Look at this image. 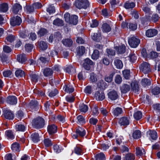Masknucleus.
<instances>
[{
	"label": "nucleus",
	"mask_w": 160,
	"mask_h": 160,
	"mask_svg": "<svg viewBox=\"0 0 160 160\" xmlns=\"http://www.w3.org/2000/svg\"><path fill=\"white\" fill-rule=\"evenodd\" d=\"M43 136L42 132H34L32 133L31 136V138L34 143H37L40 140V138Z\"/></svg>",
	"instance_id": "obj_5"
},
{
	"label": "nucleus",
	"mask_w": 160,
	"mask_h": 160,
	"mask_svg": "<svg viewBox=\"0 0 160 160\" xmlns=\"http://www.w3.org/2000/svg\"><path fill=\"white\" fill-rule=\"evenodd\" d=\"M102 31L104 32H108L111 30V27L110 25L106 23H103L101 27Z\"/></svg>",
	"instance_id": "obj_20"
},
{
	"label": "nucleus",
	"mask_w": 160,
	"mask_h": 160,
	"mask_svg": "<svg viewBox=\"0 0 160 160\" xmlns=\"http://www.w3.org/2000/svg\"><path fill=\"white\" fill-rule=\"evenodd\" d=\"M12 150L15 152H19L20 151L19 144L17 142H15L11 145Z\"/></svg>",
	"instance_id": "obj_29"
},
{
	"label": "nucleus",
	"mask_w": 160,
	"mask_h": 160,
	"mask_svg": "<svg viewBox=\"0 0 160 160\" xmlns=\"http://www.w3.org/2000/svg\"><path fill=\"white\" fill-rule=\"evenodd\" d=\"M140 71L145 74L148 73L151 71L150 64L146 62H144L139 66Z\"/></svg>",
	"instance_id": "obj_3"
},
{
	"label": "nucleus",
	"mask_w": 160,
	"mask_h": 160,
	"mask_svg": "<svg viewBox=\"0 0 160 160\" xmlns=\"http://www.w3.org/2000/svg\"><path fill=\"white\" fill-rule=\"evenodd\" d=\"M151 84V82L150 79L145 78L142 79L141 82V84L144 87H148Z\"/></svg>",
	"instance_id": "obj_21"
},
{
	"label": "nucleus",
	"mask_w": 160,
	"mask_h": 160,
	"mask_svg": "<svg viewBox=\"0 0 160 160\" xmlns=\"http://www.w3.org/2000/svg\"><path fill=\"white\" fill-rule=\"evenodd\" d=\"M96 160H106L104 154L102 152L97 154L95 156Z\"/></svg>",
	"instance_id": "obj_35"
},
{
	"label": "nucleus",
	"mask_w": 160,
	"mask_h": 160,
	"mask_svg": "<svg viewBox=\"0 0 160 160\" xmlns=\"http://www.w3.org/2000/svg\"><path fill=\"white\" fill-rule=\"evenodd\" d=\"M95 95L97 100L98 101H102L105 98L104 92L102 91L96 92Z\"/></svg>",
	"instance_id": "obj_13"
},
{
	"label": "nucleus",
	"mask_w": 160,
	"mask_h": 160,
	"mask_svg": "<svg viewBox=\"0 0 160 160\" xmlns=\"http://www.w3.org/2000/svg\"><path fill=\"white\" fill-rule=\"evenodd\" d=\"M5 135L8 139H13L14 138V135L12 131H6Z\"/></svg>",
	"instance_id": "obj_40"
},
{
	"label": "nucleus",
	"mask_w": 160,
	"mask_h": 160,
	"mask_svg": "<svg viewBox=\"0 0 160 160\" xmlns=\"http://www.w3.org/2000/svg\"><path fill=\"white\" fill-rule=\"evenodd\" d=\"M158 31L155 29H150L146 30V36L148 38L153 37L158 34Z\"/></svg>",
	"instance_id": "obj_7"
},
{
	"label": "nucleus",
	"mask_w": 160,
	"mask_h": 160,
	"mask_svg": "<svg viewBox=\"0 0 160 160\" xmlns=\"http://www.w3.org/2000/svg\"><path fill=\"white\" fill-rule=\"evenodd\" d=\"M65 91L67 92L71 93L74 91V89L72 86L66 85Z\"/></svg>",
	"instance_id": "obj_57"
},
{
	"label": "nucleus",
	"mask_w": 160,
	"mask_h": 160,
	"mask_svg": "<svg viewBox=\"0 0 160 160\" xmlns=\"http://www.w3.org/2000/svg\"><path fill=\"white\" fill-rule=\"evenodd\" d=\"M70 20L72 21V22H68L69 23L73 25H76L78 22V17L77 16L75 15H72L71 16Z\"/></svg>",
	"instance_id": "obj_42"
},
{
	"label": "nucleus",
	"mask_w": 160,
	"mask_h": 160,
	"mask_svg": "<svg viewBox=\"0 0 160 160\" xmlns=\"http://www.w3.org/2000/svg\"><path fill=\"white\" fill-rule=\"evenodd\" d=\"M129 60L132 62H134L137 59V57L134 53H131L129 56Z\"/></svg>",
	"instance_id": "obj_55"
},
{
	"label": "nucleus",
	"mask_w": 160,
	"mask_h": 160,
	"mask_svg": "<svg viewBox=\"0 0 160 160\" xmlns=\"http://www.w3.org/2000/svg\"><path fill=\"white\" fill-rule=\"evenodd\" d=\"M53 24V25L58 26H62L64 25L63 20L59 18H57L54 20Z\"/></svg>",
	"instance_id": "obj_31"
},
{
	"label": "nucleus",
	"mask_w": 160,
	"mask_h": 160,
	"mask_svg": "<svg viewBox=\"0 0 160 160\" xmlns=\"http://www.w3.org/2000/svg\"><path fill=\"white\" fill-rule=\"evenodd\" d=\"M44 120L41 117H38L32 121V127L36 129L41 128L44 127Z\"/></svg>",
	"instance_id": "obj_1"
},
{
	"label": "nucleus",
	"mask_w": 160,
	"mask_h": 160,
	"mask_svg": "<svg viewBox=\"0 0 160 160\" xmlns=\"http://www.w3.org/2000/svg\"><path fill=\"white\" fill-rule=\"evenodd\" d=\"M17 60L20 62L24 63L27 60L26 55L22 53L17 56Z\"/></svg>",
	"instance_id": "obj_17"
},
{
	"label": "nucleus",
	"mask_w": 160,
	"mask_h": 160,
	"mask_svg": "<svg viewBox=\"0 0 160 160\" xmlns=\"http://www.w3.org/2000/svg\"><path fill=\"white\" fill-rule=\"evenodd\" d=\"M38 105V102L35 100H32L29 103L28 108L30 110H33L34 109H37Z\"/></svg>",
	"instance_id": "obj_16"
},
{
	"label": "nucleus",
	"mask_w": 160,
	"mask_h": 160,
	"mask_svg": "<svg viewBox=\"0 0 160 160\" xmlns=\"http://www.w3.org/2000/svg\"><path fill=\"white\" fill-rule=\"evenodd\" d=\"M15 74L16 77L19 78L22 77L23 76H24L25 75V73L21 69H18L16 71Z\"/></svg>",
	"instance_id": "obj_37"
},
{
	"label": "nucleus",
	"mask_w": 160,
	"mask_h": 160,
	"mask_svg": "<svg viewBox=\"0 0 160 160\" xmlns=\"http://www.w3.org/2000/svg\"><path fill=\"white\" fill-rule=\"evenodd\" d=\"M62 42V43L66 47H70L73 44V41L70 38L63 39Z\"/></svg>",
	"instance_id": "obj_14"
},
{
	"label": "nucleus",
	"mask_w": 160,
	"mask_h": 160,
	"mask_svg": "<svg viewBox=\"0 0 160 160\" xmlns=\"http://www.w3.org/2000/svg\"><path fill=\"white\" fill-rule=\"evenodd\" d=\"M3 115L5 118L9 120L12 119L14 117V114L9 110H4Z\"/></svg>",
	"instance_id": "obj_11"
},
{
	"label": "nucleus",
	"mask_w": 160,
	"mask_h": 160,
	"mask_svg": "<svg viewBox=\"0 0 160 160\" xmlns=\"http://www.w3.org/2000/svg\"><path fill=\"white\" fill-rule=\"evenodd\" d=\"M140 40L133 36L128 39V42L129 45L132 48H136L137 47L140 42Z\"/></svg>",
	"instance_id": "obj_4"
},
{
	"label": "nucleus",
	"mask_w": 160,
	"mask_h": 160,
	"mask_svg": "<svg viewBox=\"0 0 160 160\" xmlns=\"http://www.w3.org/2000/svg\"><path fill=\"white\" fill-rule=\"evenodd\" d=\"M114 64L116 68L119 69L122 68L123 66V64L122 61L116 58L114 60Z\"/></svg>",
	"instance_id": "obj_22"
},
{
	"label": "nucleus",
	"mask_w": 160,
	"mask_h": 160,
	"mask_svg": "<svg viewBox=\"0 0 160 160\" xmlns=\"http://www.w3.org/2000/svg\"><path fill=\"white\" fill-rule=\"evenodd\" d=\"M22 22V20L21 18L18 16L16 17H13L10 20V24L12 26L19 25Z\"/></svg>",
	"instance_id": "obj_8"
},
{
	"label": "nucleus",
	"mask_w": 160,
	"mask_h": 160,
	"mask_svg": "<svg viewBox=\"0 0 160 160\" xmlns=\"http://www.w3.org/2000/svg\"><path fill=\"white\" fill-rule=\"evenodd\" d=\"M44 143L46 147H49L52 145L51 140L49 138H46L44 140Z\"/></svg>",
	"instance_id": "obj_56"
},
{
	"label": "nucleus",
	"mask_w": 160,
	"mask_h": 160,
	"mask_svg": "<svg viewBox=\"0 0 160 160\" xmlns=\"http://www.w3.org/2000/svg\"><path fill=\"white\" fill-rule=\"evenodd\" d=\"M78 123L80 124H83L85 123V121L84 118L82 115H79L77 117Z\"/></svg>",
	"instance_id": "obj_58"
},
{
	"label": "nucleus",
	"mask_w": 160,
	"mask_h": 160,
	"mask_svg": "<svg viewBox=\"0 0 160 160\" xmlns=\"http://www.w3.org/2000/svg\"><path fill=\"white\" fill-rule=\"evenodd\" d=\"M15 38V36L12 34H9L8 35L6 38L7 40L11 42H13Z\"/></svg>",
	"instance_id": "obj_63"
},
{
	"label": "nucleus",
	"mask_w": 160,
	"mask_h": 160,
	"mask_svg": "<svg viewBox=\"0 0 160 160\" xmlns=\"http://www.w3.org/2000/svg\"><path fill=\"white\" fill-rule=\"evenodd\" d=\"M25 9L28 13H30L33 12L34 9L32 5H26L25 7Z\"/></svg>",
	"instance_id": "obj_61"
},
{
	"label": "nucleus",
	"mask_w": 160,
	"mask_h": 160,
	"mask_svg": "<svg viewBox=\"0 0 160 160\" xmlns=\"http://www.w3.org/2000/svg\"><path fill=\"white\" fill-rule=\"evenodd\" d=\"M75 5L79 9H86L89 6V3L87 0H77L75 1Z\"/></svg>",
	"instance_id": "obj_2"
},
{
	"label": "nucleus",
	"mask_w": 160,
	"mask_h": 160,
	"mask_svg": "<svg viewBox=\"0 0 160 160\" xmlns=\"http://www.w3.org/2000/svg\"><path fill=\"white\" fill-rule=\"evenodd\" d=\"M6 101L10 105H14L17 104V99L15 96H9L7 97L6 99Z\"/></svg>",
	"instance_id": "obj_10"
},
{
	"label": "nucleus",
	"mask_w": 160,
	"mask_h": 160,
	"mask_svg": "<svg viewBox=\"0 0 160 160\" xmlns=\"http://www.w3.org/2000/svg\"><path fill=\"white\" fill-rule=\"evenodd\" d=\"M120 89L122 92L125 93L130 90V87L129 85L124 84L120 87Z\"/></svg>",
	"instance_id": "obj_25"
},
{
	"label": "nucleus",
	"mask_w": 160,
	"mask_h": 160,
	"mask_svg": "<svg viewBox=\"0 0 160 160\" xmlns=\"http://www.w3.org/2000/svg\"><path fill=\"white\" fill-rule=\"evenodd\" d=\"M115 48L118 54H121L123 53L126 51V47L123 44L119 46H116Z\"/></svg>",
	"instance_id": "obj_18"
},
{
	"label": "nucleus",
	"mask_w": 160,
	"mask_h": 160,
	"mask_svg": "<svg viewBox=\"0 0 160 160\" xmlns=\"http://www.w3.org/2000/svg\"><path fill=\"white\" fill-rule=\"evenodd\" d=\"M151 92L154 95H158L160 93V88L158 86L154 87L152 89Z\"/></svg>",
	"instance_id": "obj_45"
},
{
	"label": "nucleus",
	"mask_w": 160,
	"mask_h": 160,
	"mask_svg": "<svg viewBox=\"0 0 160 160\" xmlns=\"http://www.w3.org/2000/svg\"><path fill=\"white\" fill-rule=\"evenodd\" d=\"M159 18L160 17L157 14L154 13L153 14L151 17V21L152 22H156L158 20Z\"/></svg>",
	"instance_id": "obj_59"
},
{
	"label": "nucleus",
	"mask_w": 160,
	"mask_h": 160,
	"mask_svg": "<svg viewBox=\"0 0 160 160\" xmlns=\"http://www.w3.org/2000/svg\"><path fill=\"white\" fill-rule=\"evenodd\" d=\"M158 53L154 51H152L148 54V58L149 59H153L158 57Z\"/></svg>",
	"instance_id": "obj_34"
},
{
	"label": "nucleus",
	"mask_w": 160,
	"mask_h": 160,
	"mask_svg": "<svg viewBox=\"0 0 160 160\" xmlns=\"http://www.w3.org/2000/svg\"><path fill=\"white\" fill-rule=\"evenodd\" d=\"M88 110V106L87 105L82 103L80 105L79 110L80 112H86Z\"/></svg>",
	"instance_id": "obj_43"
},
{
	"label": "nucleus",
	"mask_w": 160,
	"mask_h": 160,
	"mask_svg": "<svg viewBox=\"0 0 160 160\" xmlns=\"http://www.w3.org/2000/svg\"><path fill=\"white\" fill-rule=\"evenodd\" d=\"M37 47L41 50L44 51L48 47L47 43L43 41H38L37 42Z\"/></svg>",
	"instance_id": "obj_12"
},
{
	"label": "nucleus",
	"mask_w": 160,
	"mask_h": 160,
	"mask_svg": "<svg viewBox=\"0 0 160 160\" xmlns=\"http://www.w3.org/2000/svg\"><path fill=\"white\" fill-rule=\"evenodd\" d=\"M65 70L66 72L69 73H71L72 72H75V68L72 65H69L67 67L65 68Z\"/></svg>",
	"instance_id": "obj_46"
},
{
	"label": "nucleus",
	"mask_w": 160,
	"mask_h": 160,
	"mask_svg": "<svg viewBox=\"0 0 160 160\" xmlns=\"http://www.w3.org/2000/svg\"><path fill=\"white\" fill-rule=\"evenodd\" d=\"M47 11L50 14L54 13L55 12V7L52 5H49L47 9Z\"/></svg>",
	"instance_id": "obj_51"
},
{
	"label": "nucleus",
	"mask_w": 160,
	"mask_h": 160,
	"mask_svg": "<svg viewBox=\"0 0 160 160\" xmlns=\"http://www.w3.org/2000/svg\"><path fill=\"white\" fill-rule=\"evenodd\" d=\"M93 62L88 58H87L84 60V62L83 64V67L85 69L89 70L91 68V66L92 65Z\"/></svg>",
	"instance_id": "obj_9"
},
{
	"label": "nucleus",
	"mask_w": 160,
	"mask_h": 160,
	"mask_svg": "<svg viewBox=\"0 0 160 160\" xmlns=\"http://www.w3.org/2000/svg\"><path fill=\"white\" fill-rule=\"evenodd\" d=\"M133 116L136 120H139L141 119L142 117V113L141 112L138 111L134 113Z\"/></svg>",
	"instance_id": "obj_44"
},
{
	"label": "nucleus",
	"mask_w": 160,
	"mask_h": 160,
	"mask_svg": "<svg viewBox=\"0 0 160 160\" xmlns=\"http://www.w3.org/2000/svg\"><path fill=\"white\" fill-rule=\"evenodd\" d=\"M22 9L21 6L18 3H16L12 6V11L15 14H17Z\"/></svg>",
	"instance_id": "obj_19"
},
{
	"label": "nucleus",
	"mask_w": 160,
	"mask_h": 160,
	"mask_svg": "<svg viewBox=\"0 0 160 160\" xmlns=\"http://www.w3.org/2000/svg\"><path fill=\"white\" fill-rule=\"evenodd\" d=\"M99 56V52L97 50H95L92 56V58L94 60L97 59Z\"/></svg>",
	"instance_id": "obj_48"
},
{
	"label": "nucleus",
	"mask_w": 160,
	"mask_h": 160,
	"mask_svg": "<svg viewBox=\"0 0 160 160\" xmlns=\"http://www.w3.org/2000/svg\"><path fill=\"white\" fill-rule=\"evenodd\" d=\"M136 154L137 156H141L145 154V151L144 149L139 147L136 148Z\"/></svg>",
	"instance_id": "obj_26"
},
{
	"label": "nucleus",
	"mask_w": 160,
	"mask_h": 160,
	"mask_svg": "<svg viewBox=\"0 0 160 160\" xmlns=\"http://www.w3.org/2000/svg\"><path fill=\"white\" fill-rule=\"evenodd\" d=\"M8 9V5L6 3H3L0 5V11L2 12H6Z\"/></svg>",
	"instance_id": "obj_36"
},
{
	"label": "nucleus",
	"mask_w": 160,
	"mask_h": 160,
	"mask_svg": "<svg viewBox=\"0 0 160 160\" xmlns=\"http://www.w3.org/2000/svg\"><path fill=\"white\" fill-rule=\"evenodd\" d=\"M125 159V160H134L135 159V156L132 153H128L126 154Z\"/></svg>",
	"instance_id": "obj_54"
},
{
	"label": "nucleus",
	"mask_w": 160,
	"mask_h": 160,
	"mask_svg": "<svg viewBox=\"0 0 160 160\" xmlns=\"http://www.w3.org/2000/svg\"><path fill=\"white\" fill-rule=\"evenodd\" d=\"M129 120L128 117H123L120 119L119 123L121 125L126 126L129 124Z\"/></svg>",
	"instance_id": "obj_15"
},
{
	"label": "nucleus",
	"mask_w": 160,
	"mask_h": 160,
	"mask_svg": "<svg viewBox=\"0 0 160 160\" xmlns=\"http://www.w3.org/2000/svg\"><path fill=\"white\" fill-rule=\"evenodd\" d=\"M29 33L27 31L21 32L19 33L20 37L23 38H26L29 36Z\"/></svg>",
	"instance_id": "obj_49"
},
{
	"label": "nucleus",
	"mask_w": 160,
	"mask_h": 160,
	"mask_svg": "<svg viewBox=\"0 0 160 160\" xmlns=\"http://www.w3.org/2000/svg\"><path fill=\"white\" fill-rule=\"evenodd\" d=\"M147 134L154 140H156L158 137L157 133L156 131H148L147 132Z\"/></svg>",
	"instance_id": "obj_24"
},
{
	"label": "nucleus",
	"mask_w": 160,
	"mask_h": 160,
	"mask_svg": "<svg viewBox=\"0 0 160 160\" xmlns=\"http://www.w3.org/2000/svg\"><path fill=\"white\" fill-rule=\"evenodd\" d=\"M0 58L3 62H6L8 60V57L4 53L0 54Z\"/></svg>",
	"instance_id": "obj_62"
},
{
	"label": "nucleus",
	"mask_w": 160,
	"mask_h": 160,
	"mask_svg": "<svg viewBox=\"0 0 160 160\" xmlns=\"http://www.w3.org/2000/svg\"><path fill=\"white\" fill-rule=\"evenodd\" d=\"M122 112V110L121 108L117 107L113 109L112 114L116 116H118Z\"/></svg>",
	"instance_id": "obj_27"
},
{
	"label": "nucleus",
	"mask_w": 160,
	"mask_h": 160,
	"mask_svg": "<svg viewBox=\"0 0 160 160\" xmlns=\"http://www.w3.org/2000/svg\"><path fill=\"white\" fill-rule=\"evenodd\" d=\"M130 70H125L122 71V73L124 77L126 79H128L130 77Z\"/></svg>",
	"instance_id": "obj_50"
},
{
	"label": "nucleus",
	"mask_w": 160,
	"mask_h": 160,
	"mask_svg": "<svg viewBox=\"0 0 160 160\" xmlns=\"http://www.w3.org/2000/svg\"><path fill=\"white\" fill-rule=\"evenodd\" d=\"M132 135L134 139H138L141 137V132L140 131H134Z\"/></svg>",
	"instance_id": "obj_39"
},
{
	"label": "nucleus",
	"mask_w": 160,
	"mask_h": 160,
	"mask_svg": "<svg viewBox=\"0 0 160 160\" xmlns=\"http://www.w3.org/2000/svg\"><path fill=\"white\" fill-rule=\"evenodd\" d=\"M152 107L154 109L158 112H160V104L157 103L153 105Z\"/></svg>",
	"instance_id": "obj_64"
},
{
	"label": "nucleus",
	"mask_w": 160,
	"mask_h": 160,
	"mask_svg": "<svg viewBox=\"0 0 160 160\" xmlns=\"http://www.w3.org/2000/svg\"><path fill=\"white\" fill-rule=\"evenodd\" d=\"M122 81V78L119 74L117 75L115 78V82L118 84H120Z\"/></svg>",
	"instance_id": "obj_53"
},
{
	"label": "nucleus",
	"mask_w": 160,
	"mask_h": 160,
	"mask_svg": "<svg viewBox=\"0 0 160 160\" xmlns=\"http://www.w3.org/2000/svg\"><path fill=\"white\" fill-rule=\"evenodd\" d=\"M71 16L68 13H67L64 15V18L65 21L67 22H72V21L70 20Z\"/></svg>",
	"instance_id": "obj_60"
},
{
	"label": "nucleus",
	"mask_w": 160,
	"mask_h": 160,
	"mask_svg": "<svg viewBox=\"0 0 160 160\" xmlns=\"http://www.w3.org/2000/svg\"><path fill=\"white\" fill-rule=\"evenodd\" d=\"M108 98L112 100H115L119 97V94L117 92L113 90L109 92L108 93Z\"/></svg>",
	"instance_id": "obj_6"
},
{
	"label": "nucleus",
	"mask_w": 160,
	"mask_h": 160,
	"mask_svg": "<svg viewBox=\"0 0 160 160\" xmlns=\"http://www.w3.org/2000/svg\"><path fill=\"white\" fill-rule=\"evenodd\" d=\"M48 32L47 30L44 28H41L37 32L38 35L41 37L46 35Z\"/></svg>",
	"instance_id": "obj_33"
},
{
	"label": "nucleus",
	"mask_w": 160,
	"mask_h": 160,
	"mask_svg": "<svg viewBox=\"0 0 160 160\" xmlns=\"http://www.w3.org/2000/svg\"><path fill=\"white\" fill-rule=\"evenodd\" d=\"M132 90L135 92H138L139 90V87L138 83L137 82H134L131 84Z\"/></svg>",
	"instance_id": "obj_28"
},
{
	"label": "nucleus",
	"mask_w": 160,
	"mask_h": 160,
	"mask_svg": "<svg viewBox=\"0 0 160 160\" xmlns=\"http://www.w3.org/2000/svg\"><path fill=\"white\" fill-rule=\"evenodd\" d=\"M90 81L92 82H95L97 81L96 74L93 72L91 73L90 74Z\"/></svg>",
	"instance_id": "obj_52"
},
{
	"label": "nucleus",
	"mask_w": 160,
	"mask_h": 160,
	"mask_svg": "<svg viewBox=\"0 0 160 160\" xmlns=\"http://www.w3.org/2000/svg\"><path fill=\"white\" fill-rule=\"evenodd\" d=\"M115 74V72H112L111 73L109 76L105 77V80L108 82H112L113 80V77Z\"/></svg>",
	"instance_id": "obj_41"
},
{
	"label": "nucleus",
	"mask_w": 160,
	"mask_h": 160,
	"mask_svg": "<svg viewBox=\"0 0 160 160\" xmlns=\"http://www.w3.org/2000/svg\"><path fill=\"white\" fill-rule=\"evenodd\" d=\"M53 73V70L51 68H48L44 69L43 71V74L46 77H49L51 76Z\"/></svg>",
	"instance_id": "obj_23"
},
{
	"label": "nucleus",
	"mask_w": 160,
	"mask_h": 160,
	"mask_svg": "<svg viewBox=\"0 0 160 160\" xmlns=\"http://www.w3.org/2000/svg\"><path fill=\"white\" fill-rule=\"evenodd\" d=\"M85 48L83 46H79L77 48L78 54L79 56L82 55L85 52Z\"/></svg>",
	"instance_id": "obj_30"
},
{
	"label": "nucleus",
	"mask_w": 160,
	"mask_h": 160,
	"mask_svg": "<svg viewBox=\"0 0 160 160\" xmlns=\"http://www.w3.org/2000/svg\"><path fill=\"white\" fill-rule=\"evenodd\" d=\"M91 37L92 39L97 42H99L102 39L100 33H94L91 35Z\"/></svg>",
	"instance_id": "obj_32"
},
{
	"label": "nucleus",
	"mask_w": 160,
	"mask_h": 160,
	"mask_svg": "<svg viewBox=\"0 0 160 160\" xmlns=\"http://www.w3.org/2000/svg\"><path fill=\"white\" fill-rule=\"evenodd\" d=\"M135 6V3L133 2H127L124 5V7L127 9L134 8Z\"/></svg>",
	"instance_id": "obj_38"
},
{
	"label": "nucleus",
	"mask_w": 160,
	"mask_h": 160,
	"mask_svg": "<svg viewBox=\"0 0 160 160\" xmlns=\"http://www.w3.org/2000/svg\"><path fill=\"white\" fill-rule=\"evenodd\" d=\"M33 47V45L30 43H27L25 46V48L26 51L28 52H31Z\"/></svg>",
	"instance_id": "obj_47"
}]
</instances>
